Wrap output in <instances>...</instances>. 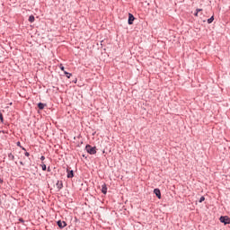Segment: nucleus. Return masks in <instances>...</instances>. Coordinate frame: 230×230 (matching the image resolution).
<instances>
[{"label": "nucleus", "mask_w": 230, "mask_h": 230, "mask_svg": "<svg viewBox=\"0 0 230 230\" xmlns=\"http://www.w3.org/2000/svg\"><path fill=\"white\" fill-rule=\"evenodd\" d=\"M3 204V201L1 200V198H0V206Z\"/></svg>", "instance_id": "obj_27"}, {"label": "nucleus", "mask_w": 230, "mask_h": 230, "mask_svg": "<svg viewBox=\"0 0 230 230\" xmlns=\"http://www.w3.org/2000/svg\"><path fill=\"white\" fill-rule=\"evenodd\" d=\"M154 193H155V195H156L157 199H161V190L155 189Z\"/></svg>", "instance_id": "obj_6"}, {"label": "nucleus", "mask_w": 230, "mask_h": 230, "mask_svg": "<svg viewBox=\"0 0 230 230\" xmlns=\"http://www.w3.org/2000/svg\"><path fill=\"white\" fill-rule=\"evenodd\" d=\"M194 15H195V17H199V13L196 12V13H194Z\"/></svg>", "instance_id": "obj_23"}, {"label": "nucleus", "mask_w": 230, "mask_h": 230, "mask_svg": "<svg viewBox=\"0 0 230 230\" xmlns=\"http://www.w3.org/2000/svg\"><path fill=\"white\" fill-rule=\"evenodd\" d=\"M35 22V16L30 15L29 16V22Z\"/></svg>", "instance_id": "obj_11"}, {"label": "nucleus", "mask_w": 230, "mask_h": 230, "mask_svg": "<svg viewBox=\"0 0 230 230\" xmlns=\"http://www.w3.org/2000/svg\"><path fill=\"white\" fill-rule=\"evenodd\" d=\"M19 222H22V224H24V219L19 218Z\"/></svg>", "instance_id": "obj_19"}, {"label": "nucleus", "mask_w": 230, "mask_h": 230, "mask_svg": "<svg viewBox=\"0 0 230 230\" xmlns=\"http://www.w3.org/2000/svg\"><path fill=\"white\" fill-rule=\"evenodd\" d=\"M22 150H26V148L22 147Z\"/></svg>", "instance_id": "obj_28"}, {"label": "nucleus", "mask_w": 230, "mask_h": 230, "mask_svg": "<svg viewBox=\"0 0 230 230\" xmlns=\"http://www.w3.org/2000/svg\"><path fill=\"white\" fill-rule=\"evenodd\" d=\"M64 75H66V78H71V76H73V74L68 73L67 71H64Z\"/></svg>", "instance_id": "obj_10"}, {"label": "nucleus", "mask_w": 230, "mask_h": 230, "mask_svg": "<svg viewBox=\"0 0 230 230\" xmlns=\"http://www.w3.org/2000/svg\"><path fill=\"white\" fill-rule=\"evenodd\" d=\"M205 200H206V198H205L204 196H202V197L199 199V203H202V202H204Z\"/></svg>", "instance_id": "obj_15"}, {"label": "nucleus", "mask_w": 230, "mask_h": 230, "mask_svg": "<svg viewBox=\"0 0 230 230\" xmlns=\"http://www.w3.org/2000/svg\"><path fill=\"white\" fill-rule=\"evenodd\" d=\"M57 224H58V227H59L60 229H64V227H66V226H67V223H66V221H60V220H58V221L57 222Z\"/></svg>", "instance_id": "obj_4"}, {"label": "nucleus", "mask_w": 230, "mask_h": 230, "mask_svg": "<svg viewBox=\"0 0 230 230\" xmlns=\"http://www.w3.org/2000/svg\"><path fill=\"white\" fill-rule=\"evenodd\" d=\"M85 150L90 155H94V154H96V147H93L91 145H86Z\"/></svg>", "instance_id": "obj_1"}, {"label": "nucleus", "mask_w": 230, "mask_h": 230, "mask_svg": "<svg viewBox=\"0 0 230 230\" xmlns=\"http://www.w3.org/2000/svg\"><path fill=\"white\" fill-rule=\"evenodd\" d=\"M196 12L199 13V12H202V9H196Z\"/></svg>", "instance_id": "obj_21"}, {"label": "nucleus", "mask_w": 230, "mask_h": 230, "mask_svg": "<svg viewBox=\"0 0 230 230\" xmlns=\"http://www.w3.org/2000/svg\"><path fill=\"white\" fill-rule=\"evenodd\" d=\"M17 146H21V142H17Z\"/></svg>", "instance_id": "obj_26"}, {"label": "nucleus", "mask_w": 230, "mask_h": 230, "mask_svg": "<svg viewBox=\"0 0 230 230\" xmlns=\"http://www.w3.org/2000/svg\"><path fill=\"white\" fill-rule=\"evenodd\" d=\"M47 172H51V167L49 166V167L47 168Z\"/></svg>", "instance_id": "obj_22"}, {"label": "nucleus", "mask_w": 230, "mask_h": 230, "mask_svg": "<svg viewBox=\"0 0 230 230\" xmlns=\"http://www.w3.org/2000/svg\"><path fill=\"white\" fill-rule=\"evenodd\" d=\"M8 157L11 161H13L15 159V156L12 153L8 154Z\"/></svg>", "instance_id": "obj_12"}, {"label": "nucleus", "mask_w": 230, "mask_h": 230, "mask_svg": "<svg viewBox=\"0 0 230 230\" xmlns=\"http://www.w3.org/2000/svg\"><path fill=\"white\" fill-rule=\"evenodd\" d=\"M57 186L58 190H62V188H64V184L62 183V181H58Z\"/></svg>", "instance_id": "obj_9"}, {"label": "nucleus", "mask_w": 230, "mask_h": 230, "mask_svg": "<svg viewBox=\"0 0 230 230\" xmlns=\"http://www.w3.org/2000/svg\"><path fill=\"white\" fill-rule=\"evenodd\" d=\"M66 177H67V179H73V177H75V172H73V170H71V171L67 170Z\"/></svg>", "instance_id": "obj_5"}, {"label": "nucleus", "mask_w": 230, "mask_h": 230, "mask_svg": "<svg viewBox=\"0 0 230 230\" xmlns=\"http://www.w3.org/2000/svg\"><path fill=\"white\" fill-rule=\"evenodd\" d=\"M4 181L2 178H0V184H3Z\"/></svg>", "instance_id": "obj_24"}, {"label": "nucleus", "mask_w": 230, "mask_h": 230, "mask_svg": "<svg viewBox=\"0 0 230 230\" xmlns=\"http://www.w3.org/2000/svg\"><path fill=\"white\" fill-rule=\"evenodd\" d=\"M0 120H1V123H4V119L3 118V113H0Z\"/></svg>", "instance_id": "obj_16"}, {"label": "nucleus", "mask_w": 230, "mask_h": 230, "mask_svg": "<svg viewBox=\"0 0 230 230\" xmlns=\"http://www.w3.org/2000/svg\"><path fill=\"white\" fill-rule=\"evenodd\" d=\"M45 107H46V104L42 102L38 103V108L40 109V111H42Z\"/></svg>", "instance_id": "obj_8"}, {"label": "nucleus", "mask_w": 230, "mask_h": 230, "mask_svg": "<svg viewBox=\"0 0 230 230\" xmlns=\"http://www.w3.org/2000/svg\"><path fill=\"white\" fill-rule=\"evenodd\" d=\"M134 21H136V17H134V14L128 13V24H134Z\"/></svg>", "instance_id": "obj_3"}, {"label": "nucleus", "mask_w": 230, "mask_h": 230, "mask_svg": "<svg viewBox=\"0 0 230 230\" xmlns=\"http://www.w3.org/2000/svg\"><path fill=\"white\" fill-rule=\"evenodd\" d=\"M102 193L107 195V185L105 183L102 185Z\"/></svg>", "instance_id": "obj_7"}, {"label": "nucleus", "mask_w": 230, "mask_h": 230, "mask_svg": "<svg viewBox=\"0 0 230 230\" xmlns=\"http://www.w3.org/2000/svg\"><path fill=\"white\" fill-rule=\"evenodd\" d=\"M59 67H60L61 71H66L64 66L60 65Z\"/></svg>", "instance_id": "obj_17"}, {"label": "nucleus", "mask_w": 230, "mask_h": 230, "mask_svg": "<svg viewBox=\"0 0 230 230\" xmlns=\"http://www.w3.org/2000/svg\"><path fill=\"white\" fill-rule=\"evenodd\" d=\"M41 169L43 172H46V170H48V167L46 166V164L44 163H42V164H40Z\"/></svg>", "instance_id": "obj_14"}, {"label": "nucleus", "mask_w": 230, "mask_h": 230, "mask_svg": "<svg viewBox=\"0 0 230 230\" xmlns=\"http://www.w3.org/2000/svg\"><path fill=\"white\" fill-rule=\"evenodd\" d=\"M219 220L221 224H225V226H227L230 224V217L227 216H221Z\"/></svg>", "instance_id": "obj_2"}, {"label": "nucleus", "mask_w": 230, "mask_h": 230, "mask_svg": "<svg viewBox=\"0 0 230 230\" xmlns=\"http://www.w3.org/2000/svg\"><path fill=\"white\" fill-rule=\"evenodd\" d=\"M46 159V157L44 155L40 156V161H44Z\"/></svg>", "instance_id": "obj_18"}, {"label": "nucleus", "mask_w": 230, "mask_h": 230, "mask_svg": "<svg viewBox=\"0 0 230 230\" xmlns=\"http://www.w3.org/2000/svg\"><path fill=\"white\" fill-rule=\"evenodd\" d=\"M213 21H215V16H211L209 19H208V23L211 24V22H213Z\"/></svg>", "instance_id": "obj_13"}, {"label": "nucleus", "mask_w": 230, "mask_h": 230, "mask_svg": "<svg viewBox=\"0 0 230 230\" xmlns=\"http://www.w3.org/2000/svg\"><path fill=\"white\" fill-rule=\"evenodd\" d=\"M25 156L30 157V154L28 152H25Z\"/></svg>", "instance_id": "obj_20"}, {"label": "nucleus", "mask_w": 230, "mask_h": 230, "mask_svg": "<svg viewBox=\"0 0 230 230\" xmlns=\"http://www.w3.org/2000/svg\"><path fill=\"white\" fill-rule=\"evenodd\" d=\"M20 164H21L22 166H24V163H23V162H20Z\"/></svg>", "instance_id": "obj_25"}]
</instances>
